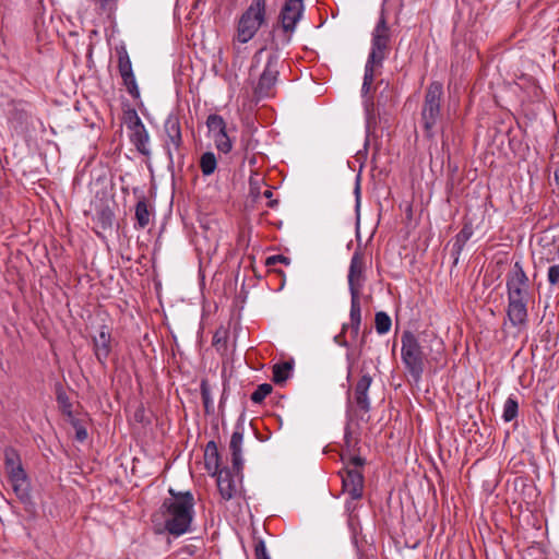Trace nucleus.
I'll use <instances>...</instances> for the list:
<instances>
[{
    "instance_id": "nucleus-36",
    "label": "nucleus",
    "mask_w": 559,
    "mask_h": 559,
    "mask_svg": "<svg viewBox=\"0 0 559 559\" xmlns=\"http://www.w3.org/2000/svg\"><path fill=\"white\" fill-rule=\"evenodd\" d=\"M289 262H290L289 258L282 255V254L271 255L266 259V265H269V266L275 265L276 263H283V264L288 265Z\"/></svg>"
},
{
    "instance_id": "nucleus-10",
    "label": "nucleus",
    "mask_w": 559,
    "mask_h": 559,
    "mask_svg": "<svg viewBox=\"0 0 559 559\" xmlns=\"http://www.w3.org/2000/svg\"><path fill=\"white\" fill-rule=\"evenodd\" d=\"M165 148L169 160H173L174 151H179L182 144L181 128L179 118L176 115H169L164 123Z\"/></svg>"
},
{
    "instance_id": "nucleus-30",
    "label": "nucleus",
    "mask_w": 559,
    "mask_h": 559,
    "mask_svg": "<svg viewBox=\"0 0 559 559\" xmlns=\"http://www.w3.org/2000/svg\"><path fill=\"white\" fill-rule=\"evenodd\" d=\"M272 392V385L269 383L260 384L251 394L253 403H261Z\"/></svg>"
},
{
    "instance_id": "nucleus-6",
    "label": "nucleus",
    "mask_w": 559,
    "mask_h": 559,
    "mask_svg": "<svg viewBox=\"0 0 559 559\" xmlns=\"http://www.w3.org/2000/svg\"><path fill=\"white\" fill-rule=\"evenodd\" d=\"M442 94V84L439 82H432L427 87L421 108V121L428 136H432V130L440 118V103Z\"/></svg>"
},
{
    "instance_id": "nucleus-19",
    "label": "nucleus",
    "mask_w": 559,
    "mask_h": 559,
    "mask_svg": "<svg viewBox=\"0 0 559 559\" xmlns=\"http://www.w3.org/2000/svg\"><path fill=\"white\" fill-rule=\"evenodd\" d=\"M205 465L206 469L213 475H216L218 471V451L214 441H210L205 449Z\"/></svg>"
},
{
    "instance_id": "nucleus-21",
    "label": "nucleus",
    "mask_w": 559,
    "mask_h": 559,
    "mask_svg": "<svg viewBox=\"0 0 559 559\" xmlns=\"http://www.w3.org/2000/svg\"><path fill=\"white\" fill-rule=\"evenodd\" d=\"M118 56V70L121 76L133 73L132 63L124 46L116 48Z\"/></svg>"
},
{
    "instance_id": "nucleus-7",
    "label": "nucleus",
    "mask_w": 559,
    "mask_h": 559,
    "mask_svg": "<svg viewBox=\"0 0 559 559\" xmlns=\"http://www.w3.org/2000/svg\"><path fill=\"white\" fill-rule=\"evenodd\" d=\"M265 21V12L248 8L237 24L235 39L241 44L251 40Z\"/></svg>"
},
{
    "instance_id": "nucleus-16",
    "label": "nucleus",
    "mask_w": 559,
    "mask_h": 559,
    "mask_svg": "<svg viewBox=\"0 0 559 559\" xmlns=\"http://www.w3.org/2000/svg\"><path fill=\"white\" fill-rule=\"evenodd\" d=\"M372 382V379L368 374H364L358 382L356 383L355 390H354V399L357 407L365 413L369 412L370 409V401L368 399V390L370 388V384Z\"/></svg>"
},
{
    "instance_id": "nucleus-25",
    "label": "nucleus",
    "mask_w": 559,
    "mask_h": 559,
    "mask_svg": "<svg viewBox=\"0 0 559 559\" xmlns=\"http://www.w3.org/2000/svg\"><path fill=\"white\" fill-rule=\"evenodd\" d=\"M212 138L215 142L216 148L222 153H229L233 148L231 140L229 139L226 129L222 132H217L212 134Z\"/></svg>"
},
{
    "instance_id": "nucleus-32",
    "label": "nucleus",
    "mask_w": 559,
    "mask_h": 559,
    "mask_svg": "<svg viewBox=\"0 0 559 559\" xmlns=\"http://www.w3.org/2000/svg\"><path fill=\"white\" fill-rule=\"evenodd\" d=\"M10 483H11V486H12L14 492L20 498L23 499V498H25L27 496L28 484H27L26 478L22 479V480H13V481H10Z\"/></svg>"
},
{
    "instance_id": "nucleus-35",
    "label": "nucleus",
    "mask_w": 559,
    "mask_h": 559,
    "mask_svg": "<svg viewBox=\"0 0 559 559\" xmlns=\"http://www.w3.org/2000/svg\"><path fill=\"white\" fill-rule=\"evenodd\" d=\"M547 277L549 284L559 286V265H551L548 269Z\"/></svg>"
},
{
    "instance_id": "nucleus-8",
    "label": "nucleus",
    "mask_w": 559,
    "mask_h": 559,
    "mask_svg": "<svg viewBox=\"0 0 559 559\" xmlns=\"http://www.w3.org/2000/svg\"><path fill=\"white\" fill-rule=\"evenodd\" d=\"M127 128L130 130V140L136 150L148 156L151 154L148 147L150 135L136 111L133 110L128 114Z\"/></svg>"
},
{
    "instance_id": "nucleus-4",
    "label": "nucleus",
    "mask_w": 559,
    "mask_h": 559,
    "mask_svg": "<svg viewBox=\"0 0 559 559\" xmlns=\"http://www.w3.org/2000/svg\"><path fill=\"white\" fill-rule=\"evenodd\" d=\"M264 61L263 71L260 74L255 93L260 97L269 96L272 88L277 82L280 74L281 55L277 49H266L265 47L259 49L253 56L252 66L250 69L251 75L255 72L259 64Z\"/></svg>"
},
{
    "instance_id": "nucleus-39",
    "label": "nucleus",
    "mask_w": 559,
    "mask_h": 559,
    "mask_svg": "<svg viewBox=\"0 0 559 559\" xmlns=\"http://www.w3.org/2000/svg\"><path fill=\"white\" fill-rule=\"evenodd\" d=\"M364 463H365V460L361 459L360 456H353V457H350L349 465L347 467L359 469V467H361L364 465Z\"/></svg>"
},
{
    "instance_id": "nucleus-40",
    "label": "nucleus",
    "mask_w": 559,
    "mask_h": 559,
    "mask_svg": "<svg viewBox=\"0 0 559 559\" xmlns=\"http://www.w3.org/2000/svg\"><path fill=\"white\" fill-rule=\"evenodd\" d=\"M265 1L266 0H252L251 4L249 5L250 9H254L260 12H265Z\"/></svg>"
},
{
    "instance_id": "nucleus-1",
    "label": "nucleus",
    "mask_w": 559,
    "mask_h": 559,
    "mask_svg": "<svg viewBox=\"0 0 559 559\" xmlns=\"http://www.w3.org/2000/svg\"><path fill=\"white\" fill-rule=\"evenodd\" d=\"M170 497L165 499L153 521L164 526L174 536H180L190 531L194 516V498L190 491L169 489Z\"/></svg>"
},
{
    "instance_id": "nucleus-45",
    "label": "nucleus",
    "mask_w": 559,
    "mask_h": 559,
    "mask_svg": "<svg viewBox=\"0 0 559 559\" xmlns=\"http://www.w3.org/2000/svg\"><path fill=\"white\" fill-rule=\"evenodd\" d=\"M555 180H556V183L559 187V168L555 170Z\"/></svg>"
},
{
    "instance_id": "nucleus-15",
    "label": "nucleus",
    "mask_w": 559,
    "mask_h": 559,
    "mask_svg": "<svg viewBox=\"0 0 559 559\" xmlns=\"http://www.w3.org/2000/svg\"><path fill=\"white\" fill-rule=\"evenodd\" d=\"M215 476H217V488L222 498L224 500L233 499L238 492V487L230 471L227 468L221 469Z\"/></svg>"
},
{
    "instance_id": "nucleus-11",
    "label": "nucleus",
    "mask_w": 559,
    "mask_h": 559,
    "mask_svg": "<svg viewBox=\"0 0 559 559\" xmlns=\"http://www.w3.org/2000/svg\"><path fill=\"white\" fill-rule=\"evenodd\" d=\"M391 99H392V92L389 88V85L385 84L384 88L381 91V93L377 97L376 103L370 98H367L365 100L367 131H371L372 129L376 128L377 116L380 115V109L384 108Z\"/></svg>"
},
{
    "instance_id": "nucleus-28",
    "label": "nucleus",
    "mask_w": 559,
    "mask_h": 559,
    "mask_svg": "<svg viewBox=\"0 0 559 559\" xmlns=\"http://www.w3.org/2000/svg\"><path fill=\"white\" fill-rule=\"evenodd\" d=\"M518 408H519V405H518L516 400L509 397L506 401L504 406H503L502 418L504 419V421L513 420L518 415Z\"/></svg>"
},
{
    "instance_id": "nucleus-22",
    "label": "nucleus",
    "mask_w": 559,
    "mask_h": 559,
    "mask_svg": "<svg viewBox=\"0 0 559 559\" xmlns=\"http://www.w3.org/2000/svg\"><path fill=\"white\" fill-rule=\"evenodd\" d=\"M96 224L103 230L109 229L114 221V212L109 206H102L97 210L95 216Z\"/></svg>"
},
{
    "instance_id": "nucleus-42",
    "label": "nucleus",
    "mask_w": 559,
    "mask_h": 559,
    "mask_svg": "<svg viewBox=\"0 0 559 559\" xmlns=\"http://www.w3.org/2000/svg\"><path fill=\"white\" fill-rule=\"evenodd\" d=\"M263 195H264L267 200H270V202H269V204H267L270 207H275V206L277 205V203H278V202H277V200H272V195H273V193H272V191H271V190H265V191L263 192Z\"/></svg>"
},
{
    "instance_id": "nucleus-34",
    "label": "nucleus",
    "mask_w": 559,
    "mask_h": 559,
    "mask_svg": "<svg viewBox=\"0 0 559 559\" xmlns=\"http://www.w3.org/2000/svg\"><path fill=\"white\" fill-rule=\"evenodd\" d=\"M100 9L109 15L116 10L118 0H96Z\"/></svg>"
},
{
    "instance_id": "nucleus-23",
    "label": "nucleus",
    "mask_w": 559,
    "mask_h": 559,
    "mask_svg": "<svg viewBox=\"0 0 559 559\" xmlns=\"http://www.w3.org/2000/svg\"><path fill=\"white\" fill-rule=\"evenodd\" d=\"M151 213L147 207L145 199H141L135 206V218L139 228H145L150 223Z\"/></svg>"
},
{
    "instance_id": "nucleus-41",
    "label": "nucleus",
    "mask_w": 559,
    "mask_h": 559,
    "mask_svg": "<svg viewBox=\"0 0 559 559\" xmlns=\"http://www.w3.org/2000/svg\"><path fill=\"white\" fill-rule=\"evenodd\" d=\"M75 437L79 441H85L87 438V431L84 427L80 426L76 428Z\"/></svg>"
},
{
    "instance_id": "nucleus-5",
    "label": "nucleus",
    "mask_w": 559,
    "mask_h": 559,
    "mask_svg": "<svg viewBox=\"0 0 559 559\" xmlns=\"http://www.w3.org/2000/svg\"><path fill=\"white\" fill-rule=\"evenodd\" d=\"M402 360L411 373L413 380L418 382L424 372L425 355L415 335L406 331L402 335Z\"/></svg>"
},
{
    "instance_id": "nucleus-20",
    "label": "nucleus",
    "mask_w": 559,
    "mask_h": 559,
    "mask_svg": "<svg viewBox=\"0 0 559 559\" xmlns=\"http://www.w3.org/2000/svg\"><path fill=\"white\" fill-rule=\"evenodd\" d=\"M292 370H293V362H290V361H284V362L274 365L273 381L276 384L284 383L290 377Z\"/></svg>"
},
{
    "instance_id": "nucleus-43",
    "label": "nucleus",
    "mask_w": 559,
    "mask_h": 559,
    "mask_svg": "<svg viewBox=\"0 0 559 559\" xmlns=\"http://www.w3.org/2000/svg\"><path fill=\"white\" fill-rule=\"evenodd\" d=\"M355 194H356L357 206H359L360 187H359V181L358 180H357V183H356V187H355Z\"/></svg>"
},
{
    "instance_id": "nucleus-33",
    "label": "nucleus",
    "mask_w": 559,
    "mask_h": 559,
    "mask_svg": "<svg viewBox=\"0 0 559 559\" xmlns=\"http://www.w3.org/2000/svg\"><path fill=\"white\" fill-rule=\"evenodd\" d=\"M7 472L9 474L10 481L22 480L26 478V474L22 467V464L7 468Z\"/></svg>"
},
{
    "instance_id": "nucleus-18",
    "label": "nucleus",
    "mask_w": 559,
    "mask_h": 559,
    "mask_svg": "<svg viewBox=\"0 0 559 559\" xmlns=\"http://www.w3.org/2000/svg\"><path fill=\"white\" fill-rule=\"evenodd\" d=\"M243 433L237 428L230 438L229 449L231 451V462L234 469L239 473L243 465L242 453Z\"/></svg>"
},
{
    "instance_id": "nucleus-12",
    "label": "nucleus",
    "mask_w": 559,
    "mask_h": 559,
    "mask_svg": "<svg viewBox=\"0 0 559 559\" xmlns=\"http://www.w3.org/2000/svg\"><path fill=\"white\" fill-rule=\"evenodd\" d=\"M93 349L96 359L103 366L106 364L112 348V338L107 325H102L93 335Z\"/></svg>"
},
{
    "instance_id": "nucleus-37",
    "label": "nucleus",
    "mask_w": 559,
    "mask_h": 559,
    "mask_svg": "<svg viewBox=\"0 0 559 559\" xmlns=\"http://www.w3.org/2000/svg\"><path fill=\"white\" fill-rule=\"evenodd\" d=\"M254 552H255L257 559H270V557L266 552V547L262 540L257 543V545L254 547Z\"/></svg>"
},
{
    "instance_id": "nucleus-14",
    "label": "nucleus",
    "mask_w": 559,
    "mask_h": 559,
    "mask_svg": "<svg viewBox=\"0 0 559 559\" xmlns=\"http://www.w3.org/2000/svg\"><path fill=\"white\" fill-rule=\"evenodd\" d=\"M342 483L344 490L353 498L359 499L364 490V476L360 469L346 467L342 474Z\"/></svg>"
},
{
    "instance_id": "nucleus-3",
    "label": "nucleus",
    "mask_w": 559,
    "mask_h": 559,
    "mask_svg": "<svg viewBox=\"0 0 559 559\" xmlns=\"http://www.w3.org/2000/svg\"><path fill=\"white\" fill-rule=\"evenodd\" d=\"M390 34L386 21L381 15L377 26L372 33V49L368 57L361 92L364 96L370 92L371 85L374 80L376 70L382 66L389 50Z\"/></svg>"
},
{
    "instance_id": "nucleus-38",
    "label": "nucleus",
    "mask_w": 559,
    "mask_h": 559,
    "mask_svg": "<svg viewBox=\"0 0 559 559\" xmlns=\"http://www.w3.org/2000/svg\"><path fill=\"white\" fill-rule=\"evenodd\" d=\"M201 395H202V400H203L205 408H209L212 401H211V395H210V389L205 381H203L201 384Z\"/></svg>"
},
{
    "instance_id": "nucleus-24",
    "label": "nucleus",
    "mask_w": 559,
    "mask_h": 559,
    "mask_svg": "<svg viewBox=\"0 0 559 559\" xmlns=\"http://www.w3.org/2000/svg\"><path fill=\"white\" fill-rule=\"evenodd\" d=\"M216 166H217V160H216L214 153L206 152V153L202 154V156L200 158V168L204 176L212 175L215 171Z\"/></svg>"
},
{
    "instance_id": "nucleus-29",
    "label": "nucleus",
    "mask_w": 559,
    "mask_h": 559,
    "mask_svg": "<svg viewBox=\"0 0 559 559\" xmlns=\"http://www.w3.org/2000/svg\"><path fill=\"white\" fill-rule=\"evenodd\" d=\"M121 79H122L123 85L126 86L128 93L132 97L139 98L140 91H139V86H138L134 73H129L127 75H123V76H121Z\"/></svg>"
},
{
    "instance_id": "nucleus-17",
    "label": "nucleus",
    "mask_w": 559,
    "mask_h": 559,
    "mask_svg": "<svg viewBox=\"0 0 559 559\" xmlns=\"http://www.w3.org/2000/svg\"><path fill=\"white\" fill-rule=\"evenodd\" d=\"M349 320L350 322L348 324H344L343 332L349 329L352 337L356 338L359 334L361 323L360 295H350Z\"/></svg>"
},
{
    "instance_id": "nucleus-13",
    "label": "nucleus",
    "mask_w": 559,
    "mask_h": 559,
    "mask_svg": "<svg viewBox=\"0 0 559 559\" xmlns=\"http://www.w3.org/2000/svg\"><path fill=\"white\" fill-rule=\"evenodd\" d=\"M304 11L302 0H287L281 11V23L285 32H293Z\"/></svg>"
},
{
    "instance_id": "nucleus-44",
    "label": "nucleus",
    "mask_w": 559,
    "mask_h": 559,
    "mask_svg": "<svg viewBox=\"0 0 559 559\" xmlns=\"http://www.w3.org/2000/svg\"><path fill=\"white\" fill-rule=\"evenodd\" d=\"M469 236H471V233L466 231L465 228L463 230H461V233L457 235L459 238L462 237L464 240H467Z\"/></svg>"
},
{
    "instance_id": "nucleus-26",
    "label": "nucleus",
    "mask_w": 559,
    "mask_h": 559,
    "mask_svg": "<svg viewBox=\"0 0 559 559\" xmlns=\"http://www.w3.org/2000/svg\"><path fill=\"white\" fill-rule=\"evenodd\" d=\"M374 325L379 334H385L391 329V318L383 311L377 312L374 318Z\"/></svg>"
},
{
    "instance_id": "nucleus-9",
    "label": "nucleus",
    "mask_w": 559,
    "mask_h": 559,
    "mask_svg": "<svg viewBox=\"0 0 559 559\" xmlns=\"http://www.w3.org/2000/svg\"><path fill=\"white\" fill-rule=\"evenodd\" d=\"M347 280L350 295H360L366 282V264L364 254L359 250H356L352 257Z\"/></svg>"
},
{
    "instance_id": "nucleus-2",
    "label": "nucleus",
    "mask_w": 559,
    "mask_h": 559,
    "mask_svg": "<svg viewBox=\"0 0 559 559\" xmlns=\"http://www.w3.org/2000/svg\"><path fill=\"white\" fill-rule=\"evenodd\" d=\"M508 306L507 318L512 326L522 328L527 323L530 280L520 261H516L506 278Z\"/></svg>"
},
{
    "instance_id": "nucleus-31",
    "label": "nucleus",
    "mask_w": 559,
    "mask_h": 559,
    "mask_svg": "<svg viewBox=\"0 0 559 559\" xmlns=\"http://www.w3.org/2000/svg\"><path fill=\"white\" fill-rule=\"evenodd\" d=\"M4 462H5V469L9 467L16 466V465L21 464L20 455L17 454V452L14 449L8 448L4 451Z\"/></svg>"
},
{
    "instance_id": "nucleus-27",
    "label": "nucleus",
    "mask_w": 559,
    "mask_h": 559,
    "mask_svg": "<svg viewBox=\"0 0 559 559\" xmlns=\"http://www.w3.org/2000/svg\"><path fill=\"white\" fill-rule=\"evenodd\" d=\"M206 126L211 134L222 132L226 129V123L222 116L212 114L206 119Z\"/></svg>"
}]
</instances>
